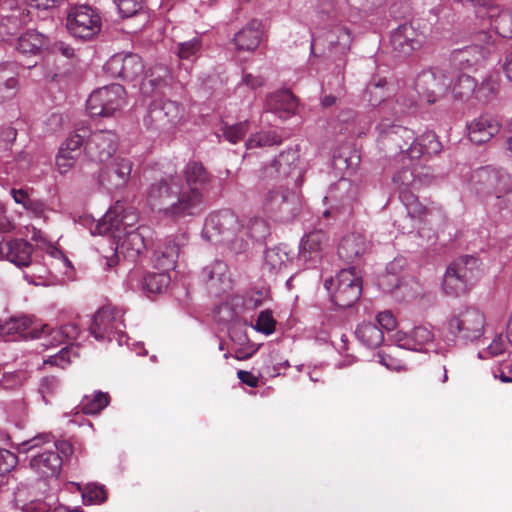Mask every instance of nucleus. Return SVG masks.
<instances>
[{"label":"nucleus","instance_id":"f257e3e1","mask_svg":"<svg viewBox=\"0 0 512 512\" xmlns=\"http://www.w3.org/2000/svg\"><path fill=\"white\" fill-rule=\"evenodd\" d=\"M147 202L153 210L175 223L197 216L178 175H168L153 182L147 190Z\"/></svg>","mask_w":512,"mask_h":512},{"label":"nucleus","instance_id":"f03ea898","mask_svg":"<svg viewBox=\"0 0 512 512\" xmlns=\"http://www.w3.org/2000/svg\"><path fill=\"white\" fill-rule=\"evenodd\" d=\"M391 140L397 143L402 152H406L411 159H419L422 156H432L441 152L442 144L437 135L428 131L418 138H414L411 130L396 126L388 133Z\"/></svg>","mask_w":512,"mask_h":512},{"label":"nucleus","instance_id":"7ed1b4c3","mask_svg":"<svg viewBox=\"0 0 512 512\" xmlns=\"http://www.w3.org/2000/svg\"><path fill=\"white\" fill-rule=\"evenodd\" d=\"M486 325L483 312L475 307L455 310L447 319V330L464 342H474L482 337Z\"/></svg>","mask_w":512,"mask_h":512},{"label":"nucleus","instance_id":"20e7f679","mask_svg":"<svg viewBox=\"0 0 512 512\" xmlns=\"http://www.w3.org/2000/svg\"><path fill=\"white\" fill-rule=\"evenodd\" d=\"M356 268L349 267L342 269L336 276L324 281V287L331 291V300L337 307L346 309L354 306L362 294V279L357 276Z\"/></svg>","mask_w":512,"mask_h":512},{"label":"nucleus","instance_id":"39448f33","mask_svg":"<svg viewBox=\"0 0 512 512\" xmlns=\"http://www.w3.org/2000/svg\"><path fill=\"white\" fill-rule=\"evenodd\" d=\"M183 191L191 199V205L197 215L205 210V193L213 182V176L206 170L201 162L189 161L183 175Z\"/></svg>","mask_w":512,"mask_h":512},{"label":"nucleus","instance_id":"423d86ee","mask_svg":"<svg viewBox=\"0 0 512 512\" xmlns=\"http://www.w3.org/2000/svg\"><path fill=\"white\" fill-rule=\"evenodd\" d=\"M472 189L482 197L501 198L511 191L510 175L502 169L491 166L480 167L471 175Z\"/></svg>","mask_w":512,"mask_h":512},{"label":"nucleus","instance_id":"0eeeda50","mask_svg":"<svg viewBox=\"0 0 512 512\" xmlns=\"http://www.w3.org/2000/svg\"><path fill=\"white\" fill-rule=\"evenodd\" d=\"M101 27L100 14L89 5H76L67 14L66 28L76 39L91 40L99 34Z\"/></svg>","mask_w":512,"mask_h":512},{"label":"nucleus","instance_id":"6e6552de","mask_svg":"<svg viewBox=\"0 0 512 512\" xmlns=\"http://www.w3.org/2000/svg\"><path fill=\"white\" fill-rule=\"evenodd\" d=\"M180 105L168 99H156L148 107L143 122L148 130L154 132H167L181 119Z\"/></svg>","mask_w":512,"mask_h":512},{"label":"nucleus","instance_id":"1a4fd4ad","mask_svg":"<svg viewBox=\"0 0 512 512\" xmlns=\"http://www.w3.org/2000/svg\"><path fill=\"white\" fill-rule=\"evenodd\" d=\"M125 89L120 84L101 87L87 99V110L91 117H110L124 104Z\"/></svg>","mask_w":512,"mask_h":512},{"label":"nucleus","instance_id":"9d476101","mask_svg":"<svg viewBox=\"0 0 512 512\" xmlns=\"http://www.w3.org/2000/svg\"><path fill=\"white\" fill-rule=\"evenodd\" d=\"M242 232L237 215L230 210H221L209 215L206 219L202 235L211 243L231 241L236 233Z\"/></svg>","mask_w":512,"mask_h":512},{"label":"nucleus","instance_id":"9b49d317","mask_svg":"<svg viewBox=\"0 0 512 512\" xmlns=\"http://www.w3.org/2000/svg\"><path fill=\"white\" fill-rule=\"evenodd\" d=\"M122 309L106 305L95 313L89 332L96 340L112 341L115 334H122L125 328Z\"/></svg>","mask_w":512,"mask_h":512},{"label":"nucleus","instance_id":"f8f14e48","mask_svg":"<svg viewBox=\"0 0 512 512\" xmlns=\"http://www.w3.org/2000/svg\"><path fill=\"white\" fill-rule=\"evenodd\" d=\"M401 260L389 263L386 273L380 278V285L398 301H412L422 295L420 283L413 278H400L396 269L400 267Z\"/></svg>","mask_w":512,"mask_h":512},{"label":"nucleus","instance_id":"ddd939ff","mask_svg":"<svg viewBox=\"0 0 512 512\" xmlns=\"http://www.w3.org/2000/svg\"><path fill=\"white\" fill-rule=\"evenodd\" d=\"M264 207L277 220L288 222L299 213L301 203L293 191L280 187L268 193Z\"/></svg>","mask_w":512,"mask_h":512},{"label":"nucleus","instance_id":"4468645a","mask_svg":"<svg viewBox=\"0 0 512 512\" xmlns=\"http://www.w3.org/2000/svg\"><path fill=\"white\" fill-rule=\"evenodd\" d=\"M451 85V77L442 69L421 72L415 82L418 93L429 104L443 97Z\"/></svg>","mask_w":512,"mask_h":512},{"label":"nucleus","instance_id":"2eb2a0df","mask_svg":"<svg viewBox=\"0 0 512 512\" xmlns=\"http://www.w3.org/2000/svg\"><path fill=\"white\" fill-rule=\"evenodd\" d=\"M358 192V186L352 181L345 178L340 179L330 187L327 196H325L330 208L323 215L328 217L332 214L350 213L353 203L357 200Z\"/></svg>","mask_w":512,"mask_h":512},{"label":"nucleus","instance_id":"dca6fc26","mask_svg":"<svg viewBox=\"0 0 512 512\" xmlns=\"http://www.w3.org/2000/svg\"><path fill=\"white\" fill-rule=\"evenodd\" d=\"M131 171L132 163L130 160L115 157L101 168L98 182L107 191L113 192L127 185Z\"/></svg>","mask_w":512,"mask_h":512},{"label":"nucleus","instance_id":"f3484780","mask_svg":"<svg viewBox=\"0 0 512 512\" xmlns=\"http://www.w3.org/2000/svg\"><path fill=\"white\" fill-rule=\"evenodd\" d=\"M117 148V135L112 131L100 130L88 136L84 151L90 160L105 163L112 158Z\"/></svg>","mask_w":512,"mask_h":512},{"label":"nucleus","instance_id":"a211bd4d","mask_svg":"<svg viewBox=\"0 0 512 512\" xmlns=\"http://www.w3.org/2000/svg\"><path fill=\"white\" fill-rule=\"evenodd\" d=\"M104 69L113 77H119L124 81H134L143 74L144 64L137 54L118 53L106 62Z\"/></svg>","mask_w":512,"mask_h":512},{"label":"nucleus","instance_id":"6ab92c4d","mask_svg":"<svg viewBox=\"0 0 512 512\" xmlns=\"http://www.w3.org/2000/svg\"><path fill=\"white\" fill-rule=\"evenodd\" d=\"M421 43V34L410 23L401 24L390 36L391 53L398 58L410 56Z\"/></svg>","mask_w":512,"mask_h":512},{"label":"nucleus","instance_id":"aec40b11","mask_svg":"<svg viewBox=\"0 0 512 512\" xmlns=\"http://www.w3.org/2000/svg\"><path fill=\"white\" fill-rule=\"evenodd\" d=\"M200 277L208 289L216 295L224 293L230 288L229 268L221 260H215L205 266L200 272Z\"/></svg>","mask_w":512,"mask_h":512},{"label":"nucleus","instance_id":"412c9836","mask_svg":"<svg viewBox=\"0 0 512 512\" xmlns=\"http://www.w3.org/2000/svg\"><path fill=\"white\" fill-rule=\"evenodd\" d=\"M297 98L288 89L270 94L265 103V113H273L280 119H287L296 113Z\"/></svg>","mask_w":512,"mask_h":512},{"label":"nucleus","instance_id":"4be33fe9","mask_svg":"<svg viewBox=\"0 0 512 512\" xmlns=\"http://www.w3.org/2000/svg\"><path fill=\"white\" fill-rule=\"evenodd\" d=\"M14 335L23 339L40 338L38 327L33 326L32 320L27 316H13L8 321L0 324V339L3 341L14 340Z\"/></svg>","mask_w":512,"mask_h":512},{"label":"nucleus","instance_id":"5701e85b","mask_svg":"<svg viewBox=\"0 0 512 512\" xmlns=\"http://www.w3.org/2000/svg\"><path fill=\"white\" fill-rule=\"evenodd\" d=\"M326 242V234L320 230L306 234L300 243L299 259L315 266L322 259Z\"/></svg>","mask_w":512,"mask_h":512},{"label":"nucleus","instance_id":"b1692460","mask_svg":"<svg viewBox=\"0 0 512 512\" xmlns=\"http://www.w3.org/2000/svg\"><path fill=\"white\" fill-rule=\"evenodd\" d=\"M15 48L24 56H39L50 48V38L37 30L30 29L17 38Z\"/></svg>","mask_w":512,"mask_h":512},{"label":"nucleus","instance_id":"393cba45","mask_svg":"<svg viewBox=\"0 0 512 512\" xmlns=\"http://www.w3.org/2000/svg\"><path fill=\"white\" fill-rule=\"evenodd\" d=\"M501 128L500 123L490 115H481L468 125L469 139L478 145L488 142Z\"/></svg>","mask_w":512,"mask_h":512},{"label":"nucleus","instance_id":"a878e982","mask_svg":"<svg viewBox=\"0 0 512 512\" xmlns=\"http://www.w3.org/2000/svg\"><path fill=\"white\" fill-rule=\"evenodd\" d=\"M32 252V244L24 239H13L0 247V253L18 267L30 265Z\"/></svg>","mask_w":512,"mask_h":512},{"label":"nucleus","instance_id":"bb28decb","mask_svg":"<svg viewBox=\"0 0 512 512\" xmlns=\"http://www.w3.org/2000/svg\"><path fill=\"white\" fill-rule=\"evenodd\" d=\"M62 458L56 451H44L32 457L30 466L45 478L57 477L62 468Z\"/></svg>","mask_w":512,"mask_h":512},{"label":"nucleus","instance_id":"cd10ccee","mask_svg":"<svg viewBox=\"0 0 512 512\" xmlns=\"http://www.w3.org/2000/svg\"><path fill=\"white\" fill-rule=\"evenodd\" d=\"M367 244L364 236L360 234H348L342 238L338 246V256L345 263H354L365 253Z\"/></svg>","mask_w":512,"mask_h":512},{"label":"nucleus","instance_id":"c85d7f7f","mask_svg":"<svg viewBox=\"0 0 512 512\" xmlns=\"http://www.w3.org/2000/svg\"><path fill=\"white\" fill-rule=\"evenodd\" d=\"M146 249V240L139 229L127 232L119 245L120 254L130 262H136Z\"/></svg>","mask_w":512,"mask_h":512},{"label":"nucleus","instance_id":"c756f323","mask_svg":"<svg viewBox=\"0 0 512 512\" xmlns=\"http://www.w3.org/2000/svg\"><path fill=\"white\" fill-rule=\"evenodd\" d=\"M435 177L427 169L414 172L409 168H402L393 176V182L408 186L414 190L420 189L422 186H428L434 183Z\"/></svg>","mask_w":512,"mask_h":512},{"label":"nucleus","instance_id":"7c9ffc66","mask_svg":"<svg viewBox=\"0 0 512 512\" xmlns=\"http://www.w3.org/2000/svg\"><path fill=\"white\" fill-rule=\"evenodd\" d=\"M178 255L179 246L174 241H168L157 247L152 256V262L159 271L169 273L175 267Z\"/></svg>","mask_w":512,"mask_h":512},{"label":"nucleus","instance_id":"2f4dec72","mask_svg":"<svg viewBox=\"0 0 512 512\" xmlns=\"http://www.w3.org/2000/svg\"><path fill=\"white\" fill-rule=\"evenodd\" d=\"M399 198L407 210L410 218L423 222L431 214V209L423 205L412 188L399 185Z\"/></svg>","mask_w":512,"mask_h":512},{"label":"nucleus","instance_id":"473e14b6","mask_svg":"<svg viewBox=\"0 0 512 512\" xmlns=\"http://www.w3.org/2000/svg\"><path fill=\"white\" fill-rule=\"evenodd\" d=\"M259 26L260 23L257 20H252L235 34L233 40L238 50L253 51L259 46L262 35Z\"/></svg>","mask_w":512,"mask_h":512},{"label":"nucleus","instance_id":"72a5a7b5","mask_svg":"<svg viewBox=\"0 0 512 512\" xmlns=\"http://www.w3.org/2000/svg\"><path fill=\"white\" fill-rule=\"evenodd\" d=\"M448 268L473 285L478 277L479 261L474 256L465 255L456 259Z\"/></svg>","mask_w":512,"mask_h":512},{"label":"nucleus","instance_id":"f704fd0d","mask_svg":"<svg viewBox=\"0 0 512 512\" xmlns=\"http://www.w3.org/2000/svg\"><path fill=\"white\" fill-rule=\"evenodd\" d=\"M356 338L368 348H377L384 341L382 330L374 323L363 322L355 330Z\"/></svg>","mask_w":512,"mask_h":512},{"label":"nucleus","instance_id":"c9c22d12","mask_svg":"<svg viewBox=\"0 0 512 512\" xmlns=\"http://www.w3.org/2000/svg\"><path fill=\"white\" fill-rule=\"evenodd\" d=\"M288 255L280 247L267 248L264 253L263 269L270 275H276L286 266Z\"/></svg>","mask_w":512,"mask_h":512},{"label":"nucleus","instance_id":"e433bc0d","mask_svg":"<svg viewBox=\"0 0 512 512\" xmlns=\"http://www.w3.org/2000/svg\"><path fill=\"white\" fill-rule=\"evenodd\" d=\"M170 70L164 64H155L145 74L142 88L146 89L150 86L151 89H156L162 86H166L170 79Z\"/></svg>","mask_w":512,"mask_h":512},{"label":"nucleus","instance_id":"4c0bfd02","mask_svg":"<svg viewBox=\"0 0 512 512\" xmlns=\"http://www.w3.org/2000/svg\"><path fill=\"white\" fill-rule=\"evenodd\" d=\"M471 286L472 284L464 280L462 277L460 278L459 274H456L455 271H450V269L447 268L443 279V290L445 294L457 297L465 294Z\"/></svg>","mask_w":512,"mask_h":512},{"label":"nucleus","instance_id":"58836bf2","mask_svg":"<svg viewBox=\"0 0 512 512\" xmlns=\"http://www.w3.org/2000/svg\"><path fill=\"white\" fill-rule=\"evenodd\" d=\"M477 81L467 74H461L453 86V97L460 101H467L476 97Z\"/></svg>","mask_w":512,"mask_h":512},{"label":"nucleus","instance_id":"ea45409f","mask_svg":"<svg viewBox=\"0 0 512 512\" xmlns=\"http://www.w3.org/2000/svg\"><path fill=\"white\" fill-rule=\"evenodd\" d=\"M170 281L169 273L162 271L148 273L143 277L142 288L148 293L159 294L168 287Z\"/></svg>","mask_w":512,"mask_h":512},{"label":"nucleus","instance_id":"a19ab883","mask_svg":"<svg viewBox=\"0 0 512 512\" xmlns=\"http://www.w3.org/2000/svg\"><path fill=\"white\" fill-rule=\"evenodd\" d=\"M77 489L81 492L85 505L101 504L107 499V491L103 485L88 483L82 488L80 484H77Z\"/></svg>","mask_w":512,"mask_h":512},{"label":"nucleus","instance_id":"79ce46f5","mask_svg":"<svg viewBox=\"0 0 512 512\" xmlns=\"http://www.w3.org/2000/svg\"><path fill=\"white\" fill-rule=\"evenodd\" d=\"M109 399L108 393L99 391L93 397H84L80 404V409L86 415L98 414L108 406Z\"/></svg>","mask_w":512,"mask_h":512},{"label":"nucleus","instance_id":"37998d69","mask_svg":"<svg viewBox=\"0 0 512 512\" xmlns=\"http://www.w3.org/2000/svg\"><path fill=\"white\" fill-rule=\"evenodd\" d=\"M122 211V206L118 203L114 208L109 209L101 222H99L96 226V229L99 233H106L113 230H119L121 225L123 224V216H121L120 212Z\"/></svg>","mask_w":512,"mask_h":512},{"label":"nucleus","instance_id":"c03bdc74","mask_svg":"<svg viewBox=\"0 0 512 512\" xmlns=\"http://www.w3.org/2000/svg\"><path fill=\"white\" fill-rule=\"evenodd\" d=\"M495 10L493 7H489L491 18H494L493 25L496 32L503 38H512V11H502L497 15L492 12Z\"/></svg>","mask_w":512,"mask_h":512},{"label":"nucleus","instance_id":"a18cd8bd","mask_svg":"<svg viewBox=\"0 0 512 512\" xmlns=\"http://www.w3.org/2000/svg\"><path fill=\"white\" fill-rule=\"evenodd\" d=\"M297 160V151L294 149H288L281 152L278 157L274 159L272 166L275 168L277 173L282 174V176H288L292 168L295 167Z\"/></svg>","mask_w":512,"mask_h":512},{"label":"nucleus","instance_id":"49530a36","mask_svg":"<svg viewBox=\"0 0 512 512\" xmlns=\"http://www.w3.org/2000/svg\"><path fill=\"white\" fill-rule=\"evenodd\" d=\"M282 138L274 131H263L252 135L246 142L248 149L279 145Z\"/></svg>","mask_w":512,"mask_h":512},{"label":"nucleus","instance_id":"de8ad7c7","mask_svg":"<svg viewBox=\"0 0 512 512\" xmlns=\"http://www.w3.org/2000/svg\"><path fill=\"white\" fill-rule=\"evenodd\" d=\"M88 136V130L86 128H78L74 133L70 134L65 143L61 146L60 150L67 152L71 155L78 157L81 153V146L83 145L84 139Z\"/></svg>","mask_w":512,"mask_h":512},{"label":"nucleus","instance_id":"09e8293b","mask_svg":"<svg viewBox=\"0 0 512 512\" xmlns=\"http://www.w3.org/2000/svg\"><path fill=\"white\" fill-rule=\"evenodd\" d=\"M245 234L252 240L262 241L269 235V225L262 218H253L249 221Z\"/></svg>","mask_w":512,"mask_h":512},{"label":"nucleus","instance_id":"8fccbe9b","mask_svg":"<svg viewBox=\"0 0 512 512\" xmlns=\"http://www.w3.org/2000/svg\"><path fill=\"white\" fill-rule=\"evenodd\" d=\"M122 18L145 14L143 0H114Z\"/></svg>","mask_w":512,"mask_h":512},{"label":"nucleus","instance_id":"3c124183","mask_svg":"<svg viewBox=\"0 0 512 512\" xmlns=\"http://www.w3.org/2000/svg\"><path fill=\"white\" fill-rule=\"evenodd\" d=\"M406 338V344L410 345L409 342L412 341L414 343L413 349L417 350L418 348L416 346H423L429 342H432L434 334L426 326H416L410 331Z\"/></svg>","mask_w":512,"mask_h":512},{"label":"nucleus","instance_id":"603ef678","mask_svg":"<svg viewBox=\"0 0 512 512\" xmlns=\"http://www.w3.org/2000/svg\"><path fill=\"white\" fill-rule=\"evenodd\" d=\"M98 251L106 260L107 267L113 268L119 263V245L115 243L114 239H108L100 244Z\"/></svg>","mask_w":512,"mask_h":512},{"label":"nucleus","instance_id":"864d4df0","mask_svg":"<svg viewBox=\"0 0 512 512\" xmlns=\"http://www.w3.org/2000/svg\"><path fill=\"white\" fill-rule=\"evenodd\" d=\"M497 91V82L491 76H488L480 85L477 84L476 98L481 102H489L496 96Z\"/></svg>","mask_w":512,"mask_h":512},{"label":"nucleus","instance_id":"5fc2aeb1","mask_svg":"<svg viewBox=\"0 0 512 512\" xmlns=\"http://www.w3.org/2000/svg\"><path fill=\"white\" fill-rule=\"evenodd\" d=\"M399 352L398 347L391 349L390 352H379L380 363L389 370L400 371L405 369L404 363L396 357Z\"/></svg>","mask_w":512,"mask_h":512},{"label":"nucleus","instance_id":"6e6d98bb","mask_svg":"<svg viewBox=\"0 0 512 512\" xmlns=\"http://www.w3.org/2000/svg\"><path fill=\"white\" fill-rule=\"evenodd\" d=\"M38 331L40 332V338L45 335V338L47 339L45 342L42 343L43 346L49 347V346H58L65 342L63 333L61 328H49L48 325H43L40 329L38 328Z\"/></svg>","mask_w":512,"mask_h":512},{"label":"nucleus","instance_id":"4d7b16f0","mask_svg":"<svg viewBox=\"0 0 512 512\" xmlns=\"http://www.w3.org/2000/svg\"><path fill=\"white\" fill-rule=\"evenodd\" d=\"M248 121H242L237 124L226 126L224 129V137L231 143L236 144L244 138L248 132Z\"/></svg>","mask_w":512,"mask_h":512},{"label":"nucleus","instance_id":"13d9d810","mask_svg":"<svg viewBox=\"0 0 512 512\" xmlns=\"http://www.w3.org/2000/svg\"><path fill=\"white\" fill-rule=\"evenodd\" d=\"M275 325L276 321L273 318L272 312L265 310L259 314L255 328L258 331L268 335L274 332Z\"/></svg>","mask_w":512,"mask_h":512},{"label":"nucleus","instance_id":"bf43d9fd","mask_svg":"<svg viewBox=\"0 0 512 512\" xmlns=\"http://www.w3.org/2000/svg\"><path fill=\"white\" fill-rule=\"evenodd\" d=\"M18 463L16 454L7 449L0 448V476L13 470Z\"/></svg>","mask_w":512,"mask_h":512},{"label":"nucleus","instance_id":"052dcab7","mask_svg":"<svg viewBox=\"0 0 512 512\" xmlns=\"http://www.w3.org/2000/svg\"><path fill=\"white\" fill-rule=\"evenodd\" d=\"M200 49V41L193 39L178 45V56L181 59H190Z\"/></svg>","mask_w":512,"mask_h":512},{"label":"nucleus","instance_id":"680f3d73","mask_svg":"<svg viewBox=\"0 0 512 512\" xmlns=\"http://www.w3.org/2000/svg\"><path fill=\"white\" fill-rule=\"evenodd\" d=\"M76 159L75 155L59 150L56 157V165L61 173H65L74 166Z\"/></svg>","mask_w":512,"mask_h":512},{"label":"nucleus","instance_id":"e2e57ef3","mask_svg":"<svg viewBox=\"0 0 512 512\" xmlns=\"http://www.w3.org/2000/svg\"><path fill=\"white\" fill-rule=\"evenodd\" d=\"M58 386V379L55 376H45L40 380L39 392L44 400L46 396L53 394Z\"/></svg>","mask_w":512,"mask_h":512},{"label":"nucleus","instance_id":"0e129e2a","mask_svg":"<svg viewBox=\"0 0 512 512\" xmlns=\"http://www.w3.org/2000/svg\"><path fill=\"white\" fill-rule=\"evenodd\" d=\"M377 322L387 331L395 329L397 323L394 315L390 311H383L378 313Z\"/></svg>","mask_w":512,"mask_h":512},{"label":"nucleus","instance_id":"69168bd1","mask_svg":"<svg viewBox=\"0 0 512 512\" xmlns=\"http://www.w3.org/2000/svg\"><path fill=\"white\" fill-rule=\"evenodd\" d=\"M51 438L49 434H40L35 436L34 438L27 440L21 444L22 451L28 452L38 446H40L43 443L50 442Z\"/></svg>","mask_w":512,"mask_h":512},{"label":"nucleus","instance_id":"338daca9","mask_svg":"<svg viewBox=\"0 0 512 512\" xmlns=\"http://www.w3.org/2000/svg\"><path fill=\"white\" fill-rule=\"evenodd\" d=\"M335 33L337 34L336 43L343 49H349L352 42L350 30L347 27L340 26L336 28Z\"/></svg>","mask_w":512,"mask_h":512},{"label":"nucleus","instance_id":"774afa93","mask_svg":"<svg viewBox=\"0 0 512 512\" xmlns=\"http://www.w3.org/2000/svg\"><path fill=\"white\" fill-rule=\"evenodd\" d=\"M24 512H50V506L42 501V500H36L31 501L29 503H26L23 506Z\"/></svg>","mask_w":512,"mask_h":512}]
</instances>
